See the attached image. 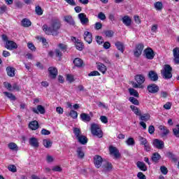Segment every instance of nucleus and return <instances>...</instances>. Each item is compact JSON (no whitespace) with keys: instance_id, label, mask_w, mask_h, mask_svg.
<instances>
[{"instance_id":"obj_1","label":"nucleus","mask_w":179,"mask_h":179,"mask_svg":"<svg viewBox=\"0 0 179 179\" xmlns=\"http://www.w3.org/2000/svg\"><path fill=\"white\" fill-rule=\"evenodd\" d=\"M61 29V21L59 20H54L52 21L50 26L47 24L43 26V30L48 36H58L59 32L58 30Z\"/></svg>"},{"instance_id":"obj_2","label":"nucleus","mask_w":179,"mask_h":179,"mask_svg":"<svg viewBox=\"0 0 179 179\" xmlns=\"http://www.w3.org/2000/svg\"><path fill=\"white\" fill-rule=\"evenodd\" d=\"M73 134H75L76 139L78 141L81 145H86L87 143V137L82 135L80 129L76 127L73 129Z\"/></svg>"},{"instance_id":"obj_3","label":"nucleus","mask_w":179,"mask_h":179,"mask_svg":"<svg viewBox=\"0 0 179 179\" xmlns=\"http://www.w3.org/2000/svg\"><path fill=\"white\" fill-rule=\"evenodd\" d=\"M171 72H173V68L169 64H165L161 71V74L164 79H171L173 78Z\"/></svg>"},{"instance_id":"obj_4","label":"nucleus","mask_w":179,"mask_h":179,"mask_svg":"<svg viewBox=\"0 0 179 179\" xmlns=\"http://www.w3.org/2000/svg\"><path fill=\"white\" fill-rule=\"evenodd\" d=\"M90 129L91 133L94 135V136L103 138V131H101V129H100V126L99 124L95 123L91 124Z\"/></svg>"},{"instance_id":"obj_5","label":"nucleus","mask_w":179,"mask_h":179,"mask_svg":"<svg viewBox=\"0 0 179 179\" xmlns=\"http://www.w3.org/2000/svg\"><path fill=\"white\" fill-rule=\"evenodd\" d=\"M144 57L147 59H153L155 58V51L151 48H147L143 51Z\"/></svg>"},{"instance_id":"obj_6","label":"nucleus","mask_w":179,"mask_h":179,"mask_svg":"<svg viewBox=\"0 0 179 179\" xmlns=\"http://www.w3.org/2000/svg\"><path fill=\"white\" fill-rule=\"evenodd\" d=\"M78 17L83 26H87L89 24V18L86 14L81 13L78 14Z\"/></svg>"},{"instance_id":"obj_7","label":"nucleus","mask_w":179,"mask_h":179,"mask_svg":"<svg viewBox=\"0 0 179 179\" xmlns=\"http://www.w3.org/2000/svg\"><path fill=\"white\" fill-rule=\"evenodd\" d=\"M143 48H145V45H143V43H138L137 45H136V48L134 50V57H141V55H142Z\"/></svg>"},{"instance_id":"obj_8","label":"nucleus","mask_w":179,"mask_h":179,"mask_svg":"<svg viewBox=\"0 0 179 179\" xmlns=\"http://www.w3.org/2000/svg\"><path fill=\"white\" fill-rule=\"evenodd\" d=\"M71 41H73V43H75L76 50H78V51H82L83 50V43H82V41H80L79 39H76V37L72 36Z\"/></svg>"},{"instance_id":"obj_9","label":"nucleus","mask_w":179,"mask_h":179,"mask_svg":"<svg viewBox=\"0 0 179 179\" xmlns=\"http://www.w3.org/2000/svg\"><path fill=\"white\" fill-rule=\"evenodd\" d=\"M5 48L10 51L13 50H16L17 48V44L13 41H7L6 42Z\"/></svg>"},{"instance_id":"obj_10","label":"nucleus","mask_w":179,"mask_h":179,"mask_svg":"<svg viewBox=\"0 0 179 179\" xmlns=\"http://www.w3.org/2000/svg\"><path fill=\"white\" fill-rule=\"evenodd\" d=\"M48 72L51 79H55L58 76V70L54 66L49 67Z\"/></svg>"},{"instance_id":"obj_11","label":"nucleus","mask_w":179,"mask_h":179,"mask_svg":"<svg viewBox=\"0 0 179 179\" xmlns=\"http://www.w3.org/2000/svg\"><path fill=\"white\" fill-rule=\"evenodd\" d=\"M147 89H148L149 93H152L153 94H155V93H157V92H159V90H160V88L156 84L149 85L147 87Z\"/></svg>"},{"instance_id":"obj_12","label":"nucleus","mask_w":179,"mask_h":179,"mask_svg":"<svg viewBox=\"0 0 179 179\" xmlns=\"http://www.w3.org/2000/svg\"><path fill=\"white\" fill-rule=\"evenodd\" d=\"M109 151L110 155H114L115 159H118L121 157V154H120V151L115 147L110 146L109 148Z\"/></svg>"},{"instance_id":"obj_13","label":"nucleus","mask_w":179,"mask_h":179,"mask_svg":"<svg viewBox=\"0 0 179 179\" xmlns=\"http://www.w3.org/2000/svg\"><path fill=\"white\" fill-rule=\"evenodd\" d=\"M103 163V158L100 155H95L94 157V164L96 169H100L101 167V164Z\"/></svg>"},{"instance_id":"obj_14","label":"nucleus","mask_w":179,"mask_h":179,"mask_svg":"<svg viewBox=\"0 0 179 179\" xmlns=\"http://www.w3.org/2000/svg\"><path fill=\"white\" fill-rule=\"evenodd\" d=\"M153 145L157 149L162 150L164 148V142H163L162 140L156 138L153 141Z\"/></svg>"},{"instance_id":"obj_15","label":"nucleus","mask_w":179,"mask_h":179,"mask_svg":"<svg viewBox=\"0 0 179 179\" xmlns=\"http://www.w3.org/2000/svg\"><path fill=\"white\" fill-rule=\"evenodd\" d=\"M148 77L152 82H157V80H159V76L157 75V73H156V71H149Z\"/></svg>"},{"instance_id":"obj_16","label":"nucleus","mask_w":179,"mask_h":179,"mask_svg":"<svg viewBox=\"0 0 179 179\" xmlns=\"http://www.w3.org/2000/svg\"><path fill=\"white\" fill-rule=\"evenodd\" d=\"M173 61L176 65L179 64V48H175L173 50Z\"/></svg>"},{"instance_id":"obj_17","label":"nucleus","mask_w":179,"mask_h":179,"mask_svg":"<svg viewBox=\"0 0 179 179\" xmlns=\"http://www.w3.org/2000/svg\"><path fill=\"white\" fill-rule=\"evenodd\" d=\"M33 113H35V114H45V108H43V106L38 105L37 106V108H32Z\"/></svg>"},{"instance_id":"obj_18","label":"nucleus","mask_w":179,"mask_h":179,"mask_svg":"<svg viewBox=\"0 0 179 179\" xmlns=\"http://www.w3.org/2000/svg\"><path fill=\"white\" fill-rule=\"evenodd\" d=\"M84 40L88 43V44H92V41H93V36L92 35V33L85 31L84 33Z\"/></svg>"},{"instance_id":"obj_19","label":"nucleus","mask_w":179,"mask_h":179,"mask_svg":"<svg viewBox=\"0 0 179 179\" xmlns=\"http://www.w3.org/2000/svg\"><path fill=\"white\" fill-rule=\"evenodd\" d=\"M38 122H37L36 120L31 121L29 124V128L32 131H36V129H38Z\"/></svg>"},{"instance_id":"obj_20","label":"nucleus","mask_w":179,"mask_h":179,"mask_svg":"<svg viewBox=\"0 0 179 179\" xmlns=\"http://www.w3.org/2000/svg\"><path fill=\"white\" fill-rule=\"evenodd\" d=\"M29 143L32 148H38V139L35 137L29 138Z\"/></svg>"},{"instance_id":"obj_21","label":"nucleus","mask_w":179,"mask_h":179,"mask_svg":"<svg viewBox=\"0 0 179 179\" xmlns=\"http://www.w3.org/2000/svg\"><path fill=\"white\" fill-rule=\"evenodd\" d=\"M135 80L137 83H141V85H143L145 83V76L143 74H138L135 76Z\"/></svg>"},{"instance_id":"obj_22","label":"nucleus","mask_w":179,"mask_h":179,"mask_svg":"<svg viewBox=\"0 0 179 179\" xmlns=\"http://www.w3.org/2000/svg\"><path fill=\"white\" fill-rule=\"evenodd\" d=\"M136 166L140 170H141V171H148V167L146 166V164H144V162L138 161L136 163Z\"/></svg>"},{"instance_id":"obj_23","label":"nucleus","mask_w":179,"mask_h":179,"mask_svg":"<svg viewBox=\"0 0 179 179\" xmlns=\"http://www.w3.org/2000/svg\"><path fill=\"white\" fill-rule=\"evenodd\" d=\"M159 131H162V137L167 136L170 132V130L167 129V127H166L163 125L159 126Z\"/></svg>"},{"instance_id":"obj_24","label":"nucleus","mask_w":179,"mask_h":179,"mask_svg":"<svg viewBox=\"0 0 179 179\" xmlns=\"http://www.w3.org/2000/svg\"><path fill=\"white\" fill-rule=\"evenodd\" d=\"M97 69L103 74L106 73L107 71V67L102 63H97Z\"/></svg>"},{"instance_id":"obj_25","label":"nucleus","mask_w":179,"mask_h":179,"mask_svg":"<svg viewBox=\"0 0 179 179\" xmlns=\"http://www.w3.org/2000/svg\"><path fill=\"white\" fill-rule=\"evenodd\" d=\"M80 117L82 121H83L84 122H90V121L92 120L90 115L87 113H81Z\"/></svg>"},{"instance_id":"obj_26","label":"nucleus","mask_w":179,"mask_h":179,"mask_svg":"<svg viewBox=\"0 0 179 179\" xmlns=\"http://www.w3.org/2000/svg\"><path fill=\"white\" fill-rule=\"evenodd\" d=\"M122 22L125 26L129 27L131 23L132 20L128 15H125L124 17H122Z\"/></svg>"},{"instance_id":"obj_27","label":"nucleus","mask_w":179,"mask_h":179,"mask_svg":"<svg viewBox=\"0 0 179 179\" xmlns=\"http://www.w3.org/2000/svg\"><path fill=\"white\" fill-rule=\"evenodd\" d=\"M102 167L105 172L111 171V170H113V164L110 162H106Z\"/></svg>"},{"instance_id":"obj_28","label":"nucleus","mask_w":179,"mask_h":179,"mask_svg":"<svg viewBox=\"0 0 179 179\" xmlns=\"http://www.w3.org/2000/svg\"><path fill=\"white\" fill-rule=\"evenodd\" d=\"M76 153L78 159H83L85 157V152H83V148H82V147L77 148Z\"/></svg>"},{"instance_id":"obj_29","label":"nucleus","mask_w":179,"mask_h":179,"mask_svg":"<svg viewBox=\"0 0 179 179\" xmlns=\"http://www.w3.org/2000/svg\"><path fill=\"white\" fill-rule=\"evenodd\" d=\"M73 64L75 66H77L78 68H81V66H83V60H82L80 58H76L73 60Z\"/></svg>"},{"instance_id":"obj_30","label":"nucleus","mask_w":179,"mask_h":179,"mask_svg":"<svg viewBox=\"0 0 179 179\" xmlns=\"http://www.w3.org/2000/svg\"><path fill=\"white\" fill-rule=\"evenodd\" d=\"M21 24L23 27H30L31 22L27 18H24L21 22Z\"/></svg>"},{"instance_id":"obj_31","label":"nucleus","mask_w":179,"mask_h":179,"mask_svg":"<svg viewBox=\"0 0 179 179\" xmlns=\"http://www.w3.org/2000/svg\"><path fill=\"white\" fill-rule=\"evenodd\" d=\"M64 21L66 22V23H69V24H71V26H75V21L71 15L65 16Z\"/></svg>"},{"instance_id":"obj_32","label":"nucleus","mask_w":179,"mask_h":179,"mask_svg":"<svg viewBox=\"0 0 179 179\" xmlns=\"http://www.w3.org/2000/svg\"><path fill=\"white\" fill-rule=\"evenodd\" d=\"M139 117L140 120L143 122L145 121L146 122L147 121H149V120H150V115H149V113H145L143 115L141 113V115H139Z\"/></svg>"},{"instance_id":"obj_33","label":"nucleus","mask_w":179,"mask_h":179,"mask_svg":"<svg viewBox=\"0 0 179 179\" xmlns=\"http://www.w3.org/2000/svg\"><path fill=\"white\" fill-rule=\"evenodd\" d=\"M6 71L8 76H10L11 78L15 76V68L8 66L6 68Z\"/></svg>"},{"instance_id":"obj_34","label":"nucleus","mask_w":179,"mask_h":179,"mask_svg":"<svg viewBox=\"0 0 179 179\" xmlns=\"http://www.w3.org/2000/svg\"><path fill=\"white\" fill-rule=\"evenodd\" d=\"M131 110H132L133 113L136 114V115H141L142 112L139 110V108L134 105L130 106Z\"/></svg>"},{"instance_id":"obj_35","label":"nucleus","mask_w":179,"mask_h":179,"mask_svg":"<svg viewBox=\"0 0 179 179\" xmlns=\"http://www.w3.org/2000/svg\"><path fill=\"white\" fill-rule=\"evenodd\" d=\"M115 45L119 51H121L122 52H124V43H122L120 41H117L115 43Z\"/></svg>"},{"instance_id":"obj_36","label":"nucleus","mask_w":179,"mask_h":179,"mask_svg":"<svg viewBox=\"0 0 179 179\" xmlns=\"http://www.w3.org/2000/svg\"><path fill=\"white\" fill-rule=\"evenodd\" d=\"M161 156L159 153L155 152L152 155V162H154L155 163H157L159 162V160H160L161 159Z\"/></svg>"},{"instance_id":"obj_37","label":"nucleus","mask_w":179,"mask_h":179,"mask_svg":"<svg viewBox=\"0 0 179 179\" xmlns=\"http://www.w3.org/2000/svg\"><path fill=\"white\" fill-rule=\"evenodd\" d=\"M129 93L130 96H134V97H139V93L134 88L129 89Z\"/></svg>"},{"instance_id":"obj_38","label":"nucleus","mask_w":179,"mask_h":179,"mask_svg":"<svg viewBox=\"0 0 179 179\" xmlns=\"http://www.w3.org/2000/svg\"><path fill=\"white\" fill-rule=\"evenodd\" d=\"M8 146L10 149V150L17 151L19 150V148L17 147V145L15 143H8Z\"/></svg>"},{"instance_id":"obj_39","label":"nucleus","mask_w":179,"mask_h":179,"mask_svg":"<svg viewBox=\"0 0 179 179\" xmlns=\"http://www.w3.org/2000/svg\"><path fill=\"white\" fill-rule=\"evenodd\" d=\"M3 94H5V96H6V97L10 99V100H13V101L16 100V96H15V95H13V94L10 92H4Z\"/></svg>"},{"instance_id":"obj_40","label":"nucleus","mask_w":179,"mask_h":179,"mask_svg":"<svg viewBox=\"0 0 179 179\" xmlns=\"http://www.w3.org/2000/svg\"><path fill=\"white\" fill-rule=\"evenodd\" d=\"M154 6L157 10H162L163 9V3L160 1L155 3Z\"/></svg>"},{"instance_id":"obj_41","label":"nucleus","mask_w":179,"mask_h":179,"mask_svg":"<svg viewBox=\"0 0 179 179\" xmlns=\"http://www.w3.org/2000/svg\"><path fill=\"white\" fill-rule=\"evenodd\" d=\"M129 100L130 103H132V104L139 106V101H138L135 97L131 96Z\"/></svg>"},{"instance_id":"obj_42","label":"nucleus","mask_w":179,"mask_h":179,"mask_svg":"<svg viewBox=\"0 0 179 179\" xmlns=\"http://www.w3.org/2000/svg\"><path fill=\"white\" fill-rule=\"evenodd\" d=\"M52 145V143L50 141V140H47L45 139L43 140V146H45V148H50Z\"/></svg>"},{"instance_id":"obj_43","label":"nucleus","mask_w":179,"mask_h":179,"mask_svg":"<svg viewBox=\"0 0 179 179\" xmlns=\"http://www.w3.org/2000/svg\"><path fill=\"white\" fill-rule=\"evenodd\" d=\"M173 135L176 136V138H179V124H177L176 128L173 129Z\"/></svg>"},{"instance_id":"obj_44","label":"nucleus","mask_w":179,"mask_h":179,"mask_svg":"<svg viewBox=\"0 0 179 179\" xmlns=\"http://www.w3.org/2000/svg\"><path fill=\"white\" fill-rule=\"evenodd\" d=\"M35 12L38 16H41V15H43V9L40 7V6H37L35 8Z\"/></svg>"},{"instance_id":"obj_45","label":"nucleus","mask_w":179,"mask_h":179,"mask_svg":"<svg viewBox=\"0 0 179 179\" xmlns=\"http://www.w3.org/2000/svg\"><path fill=\"white\" fill-rule=\"evenodd\" d=\"M104 34L106 37L111 38L114 36V31L113 30H107L104 31Z\"/></svg>"},{"instance_id":"obj_46","label":"nucleus","mask_w":179,"mask_h":179,"mask_svg":"<svg viewBox=\"0 0 179 179\" xmlns=\"http://www.w3.org/2000/svg\"><path fill=\"white\" fill-rule=\"evenodd\" d=\"M126 143L129 146H133V145H135V140H134V138H129Z\"/></svg>"},{"instance_id":"obj_47","label":"nucleus","mask_w":179,"mask_h":179,"mask_svg":"<svg viewBox=\"0 0 179 179\" xmlns=\"http://www.w3.org/2000/svg\"><path fill=\"white\" fill-rule=\"evenodd\" d=\"M69 115H70V117H71V118H73L75 120V119L78 118V112H76L75 110H71Z\"/></svg>"},{"instance_id":"obj_48","label":"nucleus","mask_w":179,"mask_h":179,"mask_svg":"<svg viewBox=\"0 0 179 179\" xmlns=\"http://www.w3.org/2000/svg\"><path fill=\"white\" fill-rule=\"evenodd\" d=\"M138 141H140L141 145H146L148 140L142 136L138 137Z\"/></svg>"},{"instance_id":"obj_49","label":"nucleus","mask_w":179,"mask_h":179,"mask_svg":"<svg viewBox=\"0 0 179 179\" xmlns=\"http://www.w3.org/2000/svg\"><path fill=\"white\" fill-rule=\"evenodd\" d=\"M132 87H134V89H143V86H142L141 83H132Z\"/></svg>"},{"instance_id":"obj_50","label":"nucleus","mask_w":179,"mask_h":179,"mask_svg":"<svg viewBox=\"0 0 179 179\" xmlns=\"http://www.w3.org/2000/svg\"><path fill=\"white\" fill-rule=\"evenodd\" d=\"M160 170H161V173H162V174H164V176H166L169 173V170L164 166H161Z\"/></svg>"},{"instance_id":"obj_51","label":"nucleus","mask_w":179,"mask_h":179,"mask_svg":"<svg viewBox=\"0 0 179 179\" xmlns=\"http://www.w3.org/2000/svg\"><path fill=\"white\" fill-rule=\"evenodd\" d=\"M27 47L31 51H36V46H34V44L33 43H28Z\"/></svg>"},{"instance_id":"obj_52","label":"nucleus","mask_w":179,"mask_h":179,"mask_svg":"<svg viewBox=\"0 0 179 179\" xmlns=\"http://www.w3.org/2000/svg\"><path fill=\"white\" fill-rule=\"evenodd\" d=\"M96 43L98 44H103L104 40L103 39V37L100 36H96Z\"/></svg>"},{"instance_id":"obj_53","label":"nucleus","mask_w":179,"mask_h":179,"mask_svg":"<svg viewBox=\"0 0 179 179\" xmlns=\"http://www.w3.org/2000/svg\"><path fill=\"white\" fill-rule=\"evenodd\" d=\"M58 47H59V48H60V50H61L62 51H64V52L66 51V48H67L66 45H65V44H64V43H59V44L58 45Z\"/></svg>"},{"instance_id":"obj_54","label":"nucleus","mask_w":179,"mask_h":179,"mask_svg":"<svg viewBox=\"0 0 179 179\" xmlns=\"http://www.w3.org/2000/svg\"><path fill=\"white\" fill-rule=\"evenodd\" d=\"M103 27V24L101 22H96L94 24L95 30H100Z\"/></svg>"},{"instance_id":"obj_55","label":"nucleus","mask_w":179,"mask_h":179,"mask_svg":"<svg viewBox=\"0 0 179 179\" xmlns=\"http://www.w3.org/2000/svg\"><path fill=\"white\" fill-rule=\"evenodd\" d=\"M3 85H4V87H6V89H7L8 90H10V91L12 90V85H10V83L8 82H4Z\"/></svg>"},{"instance_id":"obj_56","label":"nucleus","mask_w":179,"mask_h":179,"mask_svg":"<svg viewBox=\"0 0 179 179\" xmlns=\"http://www.w3.org/2000/svg\"><path fill=\"white\" fill-rule=\"evenodd\" d=\"M88 76H100V73L97 71H94L88 74Z\"/></svg>"},{"instance_id":"obj_57","label":"nucleus","mask_w":179,"mask_h":179,"mask_svg":"<svg viewBox=\"0 0 179 179\" xmlns=\"http://www.w3.org/2000/svg\"><path fill=\"white\" fill-rule=\"evenodd\" d=\"M8 170H9V171H11L12 173H16V171H17L16 166H15V165L8 166Z\"/></svg>"},{"instance_id":"obj_58","label":"nucleus","mask_w":179,"mask_h":179,"mask_svg":"<svg viewBox=\"0 0 179 179\" xmlns=\"http://www.w3.org/2000/svg\"><path fill=\"white\" fill-rule=\"evenodd\" d=\"M98 19H100V20H106V15L101 12L98 14Z\"/></svg>"},{"instance_id":"obj_59","label":"nucleus","mask_w":179,"mask_h":179,"mask_svg":"<svg viewBox=\"0 0 179 179\" xmlns=\"http://www.w3.org/2000/svg\"><path fill=\"white\" fill-rule=\"evenodd\" d=\"M66 80H68V82H69V83H72V82H73V80H75L73 79V76H72L71 74H68L66 76Z\"/></svg>"},{"instance_id":"obj_60","label":"nucleus","mask_w":179,"mask_h":179,"mask_svg":"<svg viewBox=\"0 0 179 179\" xmlns=\"http://www.w3.org/2000/svg\"><path fill=\"white\" fill-rule=\"evenodd\" d=\"M168 96H169V93L166 91H162L160 92V96L163 97V99H167Z\"/></svg>"},{"instance_id":"obj_61","label":"nucleus","mask_w":179,"mask_h":179,"mask_svg":"<svg viewBox=\"0 0 179 179\" xmlns=\"http://www.w3.org/2000/svg\"><path fill=\"white\" fill-rule=\"evenodd\" d=\"M55 54L56 55V57H62V52H61V50L59 49H56L55 50Z\"/></svg>"},{"instance_id":"obj_62","label":"nucleus","mask_w":179,"mask_h":179,"mask_svg":"<svg viewBox=\"0 0 179 179\" xmlns=\"http://www.w3.org/2000/svg\"><path fill=\"white\" fill-rule=\"evenodd\" d=\"M137 177L139 179H146V176H145L142 172H138L137 174Z\"/></svg>"},{"instance_id":"obj_63","label":"nucleus","mask_w":179,"mask_h":179,"mask_svg":"<svg viewBox=\"0 0 179 179\" xmlns=\"http://www.w3.org/2000/svg\"><path fill=\"white\" fill-rule=\"evenodd\" d=\"M100 120L103 124H107V122H108V119L106 116H101Z\"/></svg>"},{"instance_id":"obj_64","label":"nucleus","mask_w":179,"mask_h":179,"mask_svg":"<svg viewBox=\"0 0 179 179\" xmlns=\"http://www.w3.org/2000/svg\"><path fill=\"white\" fill-rule=\"evenodd\" d=\"M164 108H165V110H170V108H171V103L167 102L165 103L164 105Z\"/></svg>"}]
</instances>
